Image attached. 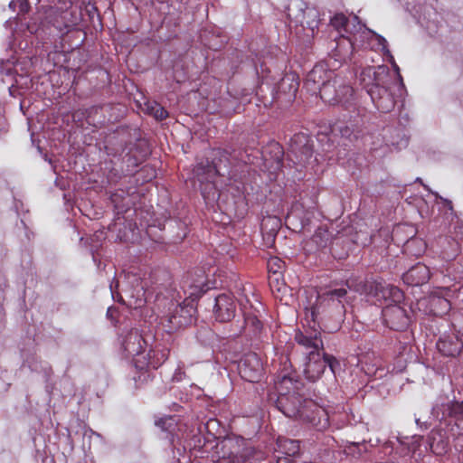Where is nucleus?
<instances>
[{"instance_id": "obj_1", "label": "nucleus", "mask_w": 463, "mask_h": 463, "mask_svg": "<svg viewBox=\"0 0 463 463\" xmlns=\"http://www.w3.org/2000/svg\"><path fill=\"white\" fill-rule=\"evenodd\" d=\"M354 27L356 29L354 37L348 39L343 37L338 43L339 46L342 44L346 46L342 60L350 59L353 52L360 47L382 52L386 57L395 70L394 75L391 74L386 66L367 67L361 71L359 80L377 109L383 113L390 112L395 105L392 91V87L395 86L400 93L403 91L404 85L400 75L399 67L388 49L385 38L368 29L361 23H357Z\"/></svg>"}, {"instance_id": "obj_2", "label": "nucleus", "mask_w": 463, "mask_h": 463, "mask_svg": "<svg viewBox=\"0 0 463 463\" xmlns=\"http://www.w3.org/2000/svg\"><path fill=\"white\" fill-rule=\"evenodd\" d=\"M305 85L329 105L348 107L354 96L353 88L324 65H316L307 75Z\"/></svg>"}, {"instance_id": "obj_3", "label": "nucleus", "mask_w": 463, "mask_h": 463, "mask_svg": "<svg viewBox=\"0 0 463 463\" xmlns=\"http://www.w3.org/2000/svg\"><path fill=\"white\" fill-rule=\"evenodd\" d=\"M288 171L309 172L318 165L319 159L313 155V140L310 136L305 133H297L289 142V152L288 155Z\"/></svg>"}, {"instance_id": "obj_4", "label": "nucleus", "mask_w": 463, "mask_h": 463, "mask_svg": "<svg viewBox=\"0 0 463 463\" xmlns=\"http://www.w3.org/2000/svg\"><path fill=\"white\" fill-rule=\"evenodd\" d=\"M283 156V147L273 141L261 153L257 151L256 155H247V158L243 161L247 165L258 166L259 171L265 174H279L284 173L285 168L288 167L284 164ZM257 172L258 169L255 167L248 170L249 174H257Z\"/></svg>"}, {"instance_id": "obj_5", "label": "nucleus", "mask_w": 463, "mask_h": 463, "mask_svg": "<svg viewBox=\"0 0 463 463\" xmlns=\"http://www.w3.org/2000/svg\"><path fill=\"white\" fill-rule=\"evenodd\" d=\"M194 303V301L185 298L183 305L172 304L174 308H170L169 313L163 318L162 322L168 333L184 328L194 323L196 312Z\"/></svg>"}, {"instance_id": "obj_6", "label": "nucleus", "mask_w": 463, "mask_h": 463, "mask_svg": "<svg viewBox=\"0 0 463 463\" xmlns=\"http://www.w3.org/2000/svg\"><path fill=\"white\" fill-rule=\"evenodd\" d=\"M17 66L18 64L11 60L0 61V74L3 76L2 80L4 82H11L9 92L12 96H14L16 90L28 89L31 83L27 72L18 73Z\"/></svg>"}, {"instance_id": "obj_7", "label": "nucleus", "mask_w": 463, "mask_h": 463, "mask_svg": "<svg viewBox=\"0 0 463 463\" xmlns=\"http://www.w3.org/2000/svg\"><path fill=\"white\" fill-rule=\"evenodd\" d=\"M182 288L187 298L192 301L198 299L203 293L211 288L203 269H197L189 273L183 280Z\"/></svg>"}, {"instance_id": "obj_8", "label": "nucleus", "mask_w": 463, "mask_h": 463, "mask_svg": "<svg viewBox=\"0 0 463 463\" xmlns=\"http://www.w3.org/2000/svg\"><path fill=\"white\" fill-rule=\"evenodd\" d=\"M332 26L335 28L339 33L340 37L336 41V46H335V56L338 57V59L342 60V55L346 50V46L345 44H342L339 46V43L343 37L345 39L353 38L354 33H356V29L354 27V25H356L357 23H360L358 21L357 16H354L352 20H349L345 14H336L330 21Z\"/></svg>"}, {"instance_id": "obj_9", "label": "nucleus", "mask_w": 463, "mask_h": 463, "mask_svg": "<svg viewBox=\"0 0 463 463\" xmlns=\"http://www.w3.org/2000/svg\"><path fill=\"white\" fill-rule=\"evenodd\" d=\"M384 324L395 331L405 330L411 322L407 311L398 304H390L382 310Z\"/></svg>"}, {"instance_id": "obj_10", "label": "nucleus", "mask_w": 463, "mask_h": 463, "mask_svg": "<svg viewBox=\"0 0 463 463\" xmlns=\"http://www.w3.org/2000/svg\"><path fill=\"white\" fill-rule=\"evenodd\" d=\"M238 369L241 377L250 383L259 382L263 373L262 362L255 353L245 354L241 360Z\"/></svg>"}, {"instance_id": "obj_11", "label": "nucleus", "mask_w": 463, "mask_h": 463, "mask_svg": "<svg viewBox=\"0 0 463 463\" xmlns=\"http://www.w3.org/2000/svg\"><path fill=\"white\" fill-rule=\"evenodd\" d=\"M299 419L319 431L326 430L330 424L327 411L312 402H306Z\"/></svg>"}, {"instance_id": "obj_12", "label": "nucleus", "mask_w": 463, "mask_h": 463, "mask_svg": "<svg viewBox=\"0 0 463 463\" xmlns=\"http://www.w3.org/2000/svg\"><path fill=\"white\" fill-rule=\"evenodd\" d=\"M236 311V304L233 298L228 294H220L215 298L213 315L217 321L225 323L231 321Z\"/></svg>"}, {"instance_id": "obj_13", "label": "nucleus", "mask_w": 463, "mask_h": 463, "mask_svg": "<svg viewBox=\"0 0 463 463\" xmlns=\"http://www.w3.org/2000/svg\"><path fill=\"white\" fill-rule=\"evenodd\" d=\"M326 368V361H325L324 352L309 351L304 368L306 377L311 382H316L324 373Z\"/></svg>"}, {"instance_id": "obj_14", "label": "nucleus", "mask_w": 463, "mask_h": 463, "mask_svg": "<svg viewBox=\"0 0 463 463\" xmlns=\"http://www.w3.org/2000/svg\"><path fill=\"white\" fill-rule=\"evenodd\" d=\"M121 345L127 356H138L147 345L138 330L131 329L124 336Z\"/></svg>"}, {"instance_id": "obj_15", "label": "nucleus", "mask_w": 463, "mask_h": 463, "mask_svg": "<svg viewBox=\"0 0 463 463\" xmlns=\"http://www.w3.org/2000/svg\"><path fill=\"white\" fill-rule=\"evenodd\" d=\"M150 146L146 139L137 140L128 149L124 160L128 167H136L150 155Z\"/></svg>"}, {"instance_id": "obj_16", "label": "nucleus", "mask_w": 463, "mask_h": 463, "mask_svg": "<svg viewBox=\"0 0 463 463\" xmlns=\"http://www.w3.org/2000/svg\"><path fill=\"white\" fill-rule=\"evenodd\" d=\"M278 408L289 418H300L304 410L300 398L298 395H281L277 402Z\"/></svg>"}, {"instance_id": "obj_17", "label": "nucleus", "mask_w": 463, "mask_h": 463, "mask_svg": "<svg viewBox=\"0 0 463 463\" xmlns=\"http://www.w3.org/2000/svg\"><path fill=\"white\" fill-rule=\"evenodd\" d=\"M430 277L429 268L425 264L417 263L402 275V279L407 285L414 287L425 284Z\"/></svg>"}, {"instance_id": "obj_18", "label": "nucleus", "mask_w": 463, "mask_h": 463, "mask_svg": "<svg viewBox=\"0 0 463 463\" xmlns=\"http://www.w3.org/2000/svg\"><path fill=\"white\" fill-rule=\"evenodd\" d=\"M169 351L166 348L157 350L150 348L146 356H144V361L137 359L136 365L140 369L145 367L156 369L164 364L168 358Z\"/></svg>"}, {"instance_id": "obj_19", "label": "nucleus", "mask_w": 463, "mask_h": 463, "mask_svg": "<svg viewBox=\"0 0 463 463\" xmlns=\"http://www.w3.org/2000/svg\"><path fill=\"white\" fill-rule=\"evenodd\" d=\"M295 340L298 345L311 349L310 351H321L324 349L320 333L317 330L307 331L306 333L298 332L295 335Z\"/></svg>"}, {"instance_id": "obj_20", "label": "nucleus", "mask_w": 463, "mask_h": 463, "mask_svg": "<svg viewBox=\"0 0 463 463\" xmlns=\"http://www.w3.org/2000/svg\"><path fill=\"white\" fill-rule=\"evenodd\" d=\"M438 350L445 356H455L458 354L463 344L457 337H445L437 343Z\"/></svg>"}, {"instance_id": "obj_21", "label": "nucleus", "mask_w": 463, "mask_h": 463, "mask_svg": "<svg viewBox=\"0 0 463 463\" xmlns=\"http://www.w3.org/2000/svg\"><path fill=\"white\" fill-rule=\"evenodd\" d=\"M300 447L298 440L290 439L284 437H279L277 439V448L275 452L289 457H296L299 454Z\"/></svg>"}, {"instance_id": "obj_22", "label": "nucleus", "mask_w": 463, "mask_h": 463, "mask_svg": "<svg viewBox=\"0 0 463 463\" xmlns=\"http://www.w3.org/2000/svg\"><path fill=\"white\" fill-rule=\"evenodd\" d=\"M298 86L299 83L297 80L295 74H287L281 79L279 84V90L288 93L291 97L295 96Z\"/></svg>"}, {"instance_id": "obj_23", "label": "nucleus", "mask_w": 463, "mask_h": 463, "mask_svg": "<svg viewBox=\"0 0 463 463\" xmlns=\"http://www.w3.org/2000/svg\"><path fill=\"white\" fill-rule=\"evenodd\" d=\"M146 110L157 120H163L168 117L166 109L156 102H146Z\"/></svg>"}, {"instance_id": "obj_24", "label": "nucleus", "mask_w": 463, "mask_h": 463, "mask_svg": "<svg viewBox=\"0 0 463 463\" xmlns=\"http://www.w3.org/2000/svg\"><path fill=\"white\" fill-rule=\"evenodd\" d=\"M245 327L249 328L254 335H258L262 328V324L257 316L246 313L244 316Z\"/></svg>"}, {"instance_id": "obj_25", "label": "nucleus", "mask_w": 463, "mask_h": 463, "mask_svg": "<svg viewBox=\"0 0 463 463\" xmlns=\"http://www.w3.org/2000/svg\"><path fill=\"white\" fill-rule=\"evenodd\" d=\"M347 294V289L345 287L339 288H333L324 292L320 298L325 300H338L341 303V299Z\"/></svg>"}, {"instance_id": "obj_26", "label": "nucleus", "mask_w": 463, "mask_h": 463, "mask_svg": "<svg viewBox=\"0 0 463 463\" xmlns=\"http://www.w3.org/2000/svg\"><path fill=\"white\" fill-rule=\"evenodd\" d=\"M221 167L215 163H213L211 165H207L204 168L202 164H197L196 168L194 169L193 174H221Z\"/></svg>"}, {"instance_id": "obj_27", "label": "nucleus", "mask_w": 463, "mask_h": 463, "mask_svg": "<svg viewBox=\"0 0 463 463\" xmlns=\"http://www.w3.org/2000/svg\"><path fill=\"white\" fill-rule=\"evenodd\" d=\"M124 229L125 231L122 232L121 228H118L119 233L117 235V240L123 242L130 241L134 232L133 224L131 222H128V225L124 223Z\"/></svg>"}, {"instance_id": "obj_28", "label": "nucleus", "mask_w": 463, "mask_h": 463, "mask_svg": "<svg viewBox=\"0 0 463 463\" xmlns=\"http://www.w3.org/2000/svg\"><path fill=\"white\" fill-rule=\"evenodd\" d=\"M387 293L389 297L393 298L394 302H399L403 298L402 292L398 288L393 286H387L386 288H383V298H387Z\"/></svg>"}, {"instance_id": "obj_29", "label": "nucleus", "mask_w": 463, "mask_h": 463, "mask_svg": "<svg viewBox=\"0 0 463 463\" xmlns=\"http://www.w3.org/2000/svg\"><path fill=\"white\" fill-rule=\"evenodd\" d=\"M252 454V449L247 448L245 449L241 454L239 456L232 452L229 454L228 458L231 460V463H244L247 458H249Z\"/></svg>"}, {"instance_id": "obj_30", "label": "nucleus", "mask_w": 463, "mask_h": 463, "mask_svg": "<svg viewBox=\"0 0 463 463\" xmlns=\"http://www.w3.org/2000/svg\"><path fill=\"white\" fill-rule=\"evenodd\" d=\"M446 411L448 414L451 417H458L463 414V403L459 402H451L446 405Z\"/></svg>"}, {"instance_id": "obj_31", "label": "nucleus", "mask_w": 463, "mask_h": 463, "mask_svg": "<svg viewBox=\"0 0 463 463\" xmlns=\"http://www.w3.org/2000/svg\"><path fill=\"white\" fill-rule=\"evenodd\" d=\"M345 286L347 288L361 294L365 293L367 290V285L363 281L356 282L354 279H348L345 282Z\"/></svg>"}, {"instance_id": "obj_32", "label": "nucleus", "mask_w": 463, "mask_h": 463, "mask_svg": "<svg viewBox=\"0 0 463 463\" xmlns=\"http://www.w3.org/2000/svg\"><path fill=\"white\" fill-rule=\"evenodd\" d=\"M430 449L432 450V452L437 455H440V454L446 452L447 443L443 440H440L436 443L435 437L430 438Z\"/></svg>"}, {"instance_id": "obj_33", "label": "nucleus", "mask_w": 463, "mask_h": 463, "mask_svg": "<svg viewBox=\"0 0 463 463\" xmlns=\"http://www.w3.org/2000/svg\"><path fill=\"white\" fill-rule=\"evenodd\" d=\"M325 361H326V366L329 367L330 371L333 374H335L336 372L340 369L339 361L331 354H327L324 352Z\"/></svg>"}, {"instance_id": "obj_34", "label": "nucleus", "mask_w": 463, "mask_h": 463, "mask_svg": "<svg viewBox=\"0 0 463 463\" xmlns=\"http://www.w3.org/2000/svg\"><path fill=\"white\" fill-rule=\"evenodd\" d=\"M338 130L340 132L341 138L348 140L349 142H353V140L356 138V136L348 126L339 127Z\"/></svg>"}, {"instance_id": "obj_35", "label": "nucleus", "mask_w": 463, "mask_h": 463, "mask_svg": "<svg viewBox=\"0 0 463 463\" xmlns=\"http://www.w3.org/2000/svg\"><path fill=\"white\" fill-rule=\"evenodd\" d=\"M324 236H327V232L326 231H317L312 239L319 247H325L326 245V241L323 243L322 239Z\"/></svg>"}, {"instance_id": "obj_36", "label": "nucleus", "mask_w": 463, "mask_h": 463, "mask_svg": "<svg viewBox=\"0 0 463 463\" xmlns=\"http://www.w3.org/2000/svg\"><path fill=\"white\" fill-rule=\"evenodd\" d=\"M173 420L172 417L160 418L156 420V425L163 430H167L171 425L170 421Z\"/></svg>"}, {"instance_id": "obj_37", "label": "nucleus", "mask_w": 463, "mask_h": 463, "mask_svg": "<svg viewBox=\"0 0 463 463\" xmlns=\"http://www.w3.org/2000/svg\"><path fill=\"white\" fill-rule=\"evenodd\" d=\"M431 303L439 304L444 311L449 309V307H450L449 301L447 300L446 298H433L431 300Z\"/></svg>"}, {"instance_id": "obj_38", "label": "nucleus", "mask_w": 463, "mask_h": 463, "mask_svg": "<svg viewBox=\"0 0 463 463\" xmlns=\"http://www.w3.org/2000/svg\"><path fill=\"white\" fill-rule=\"evenodd\" d=\"M293 458L288 455L279 454L276 456V463H293Z\"/></svg>"}, {"instance_id": "obj_39", "label": "nucleus", "mask_w": 463, "mask_h": 463, "mask_svg": "<svg viewBox=\"0 0 463 463\" xmlns=\"http://www.w3.org/2000/svg\"><path fill=\"white\" fill-rule=\"evenodd\" d=\"M281 263H282V261L279 259L274 258L269 261L268 265H269V268L270 270H272L274 273H277L278 269H275L273 265H277L278 269H279L281 266Z\"/></svg>"}, {"instance_id": "obj_40", "label": "nucleus", "mask_w": 463, "mask_h": 463, "mask_svg": "<svg viewBox=\"0 0 463 463\" xmlns=\"http://www.w3.org/2000/svg\"><path fill=\"white\" fill-rule=\"evenodd\" d=\"M184 375V372L183 371L181 366H178V368L175 370V373L174 374V379L176 381H182Z\"/></svg>"}, {"instance_id": "obj_41", "label": "nucleus", "mask_w": 463, "mask_h": 463, "mask_svg": "<svg viewBox=\"0 0 463 463\" xmlns=\"http://www.w3.org/2000/svg\"><path fill=\"white\" fill-rule=\"evenodd\" d=\"M301 23L302 25H304L305 22L303 20L299 21ZM307 25L312 30L314 31L315 28L317 27V24H318V22L316 21V20H313L311 23L309 22H306Z\"/></svg>"}, {"instance_id": "obj_42", "label": "nucleus", "mask_w": 463, "mask_h": 463, "mask_svg": "<svg viewBox=\"0 0 463 463\" xmlns=\"http://www.w3.org/2000/svg\"><path fill=\"white\" fill-rule=\"evenodd\" d=\"M306 15H307V16L317 17V12L316 10L308 9L307 11H306V12L303 14V18H305V17H306Z\"/></svg>"}, {"instance_id": "obj_43", "label": "nucleus", "mask_w": 463, "mask_h": 463, "mask_svg": "<svg viewBox=\"0 0 463 463\" xmlns=\"http://www.w3.org/2000/svg\"><path fill=\"white\" fill-rule=\"evenodd\" d=\"M317 308L315 307H313L311 308V318L314 322H316L317 320Z\"/></svg>"}, {"instance_id": "obj_44", "label": "nucleus", "mask_w": 463, "mask_h": 463, "mask_svg": "<svg viewBox=\"0 0 463 463\" xmlns=\"http://www.w3.org/2000/svg\"><path fill=\"white\" fill-rule=\"evenodd\" d=\"M417 240H410L406 243V247L409 248L411 244L415 243Z\"/></svg>"}, {"instance_id": "obj_45", "label": "nucleus", "mask_w": 463, "mask_h": 463, "mask_svg": "<svg viewBox=\"0 0 463 463\" xmlns=\"http://www.w3.org/2000/svg\"><path fill=\"white\" fill-rule=\"evenodd\" d=\"M407 144H408V140L407 139H402L401 141V144H398V145L401 146H407Z\"/></svg>"}, {"instance_id": "obj_46", "label": "nucleus", "mask_w": 463, "mask_h": 463, "mask_svg": "<svg viewBox=\"0 0 463 463\" xmlns=\"http://www.w3.org/2000/svg\"><path fill=\"white\" fill-rule=\"evenodd\" d=\"M112 311H113V308L112 307H109L108 310H107V316L108 317L112 316Z\"/></svg>"}, {"instance_id": "obj_47", "label": "nucleus", "mask_w": 463, "mask_h": 463, "mask_svg": "<svg viewBox=\"0 0 463 463\" xmlns=\"http://www.w3.org/2000/svg\"><path fill=\"white\" fill-rule=\"evenodd\" d=\"M15 2L14 1H11L10 4H9V7L12 8V9H14V6H15Z\"/></svg>"}, {"instance_id": "obj_48", "label": "nucleus", "mask_w": 463, "mask_h": 463, "mask_svg": "<svg viewBox=\"0 0 463 463\" xmlns=\"http://www.w3.org/2000/svg\"><path fill=\"white\" fill-rule=\"evenodd\" d=\"M215 422H216V420H210L208 421V423H207V427L209 428V426H210L211 424H213V423H215Z\"/></svg>"}, {"instance_id": "obj_49", "label": "nucleus", "mask_w": 463, "mask_h": 463, "mask_svg": "<svg viewBox=\"0 0 463 463\" xmlns=\"http://www.w3.org/2000/svg\"><path fill=\"white\" fill-rule=\"evenodd\" d=\"M135 193H136V190H132V188H128V194H133Z\"/></svg>"}, {"instance_id": "obj_50", "label": "nucleus", "mask_w": 463, "mask_h": 463, "mask_svg": "<svg viewBox=\"0 0 463 463\" xmlns=\"http://www.w3.org/2000/svg\"><path fill=\"white\" fill-rule=\"evenodd\" d=\"M120 225H121V223H120V222H118V223H115L114 227H115V228H117L118 226H120Z\"/></svg>"}, {"instance_id": "obj_51", "label": "nucleus", "mask_w": 463, "mask_h": 463, "mask_svg": "<svg viewBox=\"0 0 463 463\" xmlns=\"http://www.w3.org/2000/svg\"><path fill=\"white\" fill-rule=\"evenodd\" d=\"M416 182H421L420 177H417Z\"/></svg>"}, {"instance_id": "obj_52", "label": "nucleus", "mask_w": 463, "mask_h": 463, "mask_svg": "<svg viewBox=\"0 0 463 463\" xmlns=\"http://www.w3.org/2000/svg\"><path fill=\"white\" fill-rule=\"evenodd\" d=\"M110 289H111V292L113 293V285L112 284L110 285Z\"/></svg>"}, {"instance_id": "obj_53", "label": "nucleus", "mask_w": 463, "mask_h": 463, "mask_svg": "<svg viewBox=\"0 0 463 463\" xmlns=\"http://www.w3.org/2000/svg\"><path fill=\"white\" fill-rule=\"evenodd\" d=\"M128 177L132 178V177H135L136 175H128Z\"/></svg>"}, {"instance_id": "obj_54", "label": "nucleus", "mask_w": 463, "mask_h": 463, "mask_svg": "<svg viewBox=\"0 0 463 463\" xmlns=\"http://www.w3.org/2000/svg\"><path fill=\"white\" fill-rule=\"evenodd\" d=\"M416 423L419 424L420 423V420L419 419H416Z\"/></svg>"}]
</instances>
